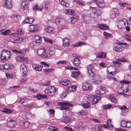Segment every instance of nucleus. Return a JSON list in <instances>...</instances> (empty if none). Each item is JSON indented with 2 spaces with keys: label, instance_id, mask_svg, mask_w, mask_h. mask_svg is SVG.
Instances as JSON below:
<instances>
[{
  "label": "nucleus",
  "instance_id": "864d4df0",
  "mask_svg": "<svg viewBox=\"0 0 131 131\" xmlns=\"http://www.w3.org/2000/svg\"><path fill=\"white\" fill-rule=\"evenodd\" d=\"M70 81H62L60 82V84L66 86L70 84Z\"/></svg>",
  "mask_w": 131,
  "mask_h": 131
},
{
  "label": "nucleus",
  "instance_id": "b1692460",
  "mask_svg": "<svg viewBox=\"0 0 131 131\" xmlns=\"http://www.w3.org/2000/svg\"><path fill=\"white\" fill-rule=\"evenodd\" d=\"M125 23L122 20H119L117 24L118 27L119 29L123 28L125 27Z\"/></svg>",
  "mask_w": 131,
  "mask_h": 131
},
{
  "label": "nucleus",
  "instance_id": "f03ea898",
  "mask_svg": "<svg viewBox=\"0 0 131 131\" xmlns=\"http://www.w3.org/2000/svg\"><path fill=\"white\" fill-rule=\"evenodd\" d=\"M11 56V54L9 51L6 50H3L1 56V61L5 62Z\"/></svg>",
  "mask_w": 131,
  "mask_h": 131
},
{
  "label": "nucleus",
  "instance_id": "9d476101",
  "mask_svg": "<svg viewBox=\"0 0 131 131\" xmlns=\"http://www.w3.org/2000/svg\"><path fill=\"white\" fill-rule=\"evenodd\" d=\"M45 50L44 49H40L38 50L37 53L38 55L40 56L42 58H48L49 56L48 55L43 54L45 52Z\"/></svg>",
  "mask_w": 131,
  "mask_h": 131
},
{
  "label": "nucleus",
  "instance_id": "c03bdc74",
  "mask_svg": "<svg viewBox=\"0 0 131 131\" xmlns=\"http://www.w3.org/2000/svg\"><path fill=\"white\" fill-rule=\"evenodd\" d=\"M109 98L110 101L114 103H116L117 101V99L115 98L112 95H110L109 96Z\"/></svg>",
  "mask_w": 131,
  "mask_h": 131
},
{
  "label": "nucleus",
  "instance_id": "f704fd0d",
  "mask_svg": "<svg viewBox=\"0 0 131 131\" xmlns=\"http://www.w3.org/2000/svg\"><path fill=\"white\" fill-rule=\"evenodd\" d=\"M34 38L36 40L35 42L38 44V45H39V43H41V37L38 36H35Z\"/></svg>",
  "mask_w": 131,
  "mask_h": 131
},
{
  "label": "nucleus",
  "instance_id": "6ab92c4d",
  "mask_svg": "<svg viewBox=\"0 0 131 131\" xmlns=\"http://www.w3.org/2000/svg\"><path fill=\"white\" fill-rule=\"evenodd\" d=\"M49 89L50 90V92L51 93V96L54 95L56 93L57 88H56L54 86H49L48 87Z\"/></svg>",
  "mask_w": 131,
  "mask_h": 131
},
{
  "label": "nucleus",
  "instance_id": "052dcab7",
  "mask_svg": "<svg viewBox=\"0 0 131 131\" xmlns=\"http://www.w3.org/2000/svg\"><path fill=\"white\" fill-rule=\"evenodd\" d=\"M116 60H117L118 61H119L120 62H127V60L124 57L121 59H117Z\"/></svg>",
  "mask_w": 131,
  "mask_h": 131
},
{
  "label": "nucleus",
  "instance_id": "2eb2a0df",
  "mask_svg": "<svg viewBox=\"0 0 131 131\" xmlns=\"http://www.w3.org/2000/svg\"><path fill=\"white\" fill-rule=\"evenodd\" d=\"M92 86L90 83H83L82 84V89L85 90H89L92 88Z\"/></svg>",
  "mask_w": 131,
  "mask_h": 131
},
{
  "label": "nucleus",
  "instance_id": "423d86ee",
  "mask_svg": "<svg viewBox=\"0 0 131 131\" xmlns=\"http://www.w3.org/2000/svg\"><path fill=\"white\" fill-rule=\"evenodd\" d=\"M91 3L93 5H97L100 8L103 7L104 5L103 0H93L91 1Z\"/></svg>",
  "mask_w": 131,
  "mask_h": 131
},
{
  "label": "nucleus",
  "instance_id": "0eeeda50",
  "mask_svg": "<svg viewBox=\"0 0 131 131\" xmlns=\"http://www.w3.org/2000/svg\"><path fill=\"white\" fill-rule=\"evenodd\" d=\"M113 68L111 67H109L108 68V72L107 73V75L106 76L107 78L108 79V80H115V77H112L113 75L114 74V72L112 71H110V70L112 69Z\"/></svg>",
  "mask_w": 131,
  "mask_h": 131
},
{
  "label": "nucleus",
  "instance_id": "4be33fe9",
  "mask_svg": "<svg viewBox=\"0 0 131 131\" xmlns=\"http://www.w3.org/2000/svg\"><path fill=\"white\" fill-rule=\"evenodd\" d=\"M11 17L13 19L14 21L16 22H18L21 19V17L18 15H11Z\"/></svg>",
  "mask_w": 131,
  "mask_h": 131
},
{
  "label": "nucleus",
  "instance_id": "9b49d317",
  "mask_svg": "<svg viewBox=\"0 0 131 131\" xmlns=\"http://www.w3.org/2000/svg\"><path fill=\"white\" fill-rule=\"evenodd\" d=\"M20 71L22 73L23 76H26L28 72L26 66L24 64H21L20 67Z\"/></svg>",
  "mask_w": 131,
  "mask_h": 131
},
{
  "label": "nucleus",
  "instance_id": "603ef678",
  "mask_svg": "<svg viewBox=\"0 0 131 131\" xmlns=\"http://www.w3.org/2000/svg\"><path fill=\"white\" fill-rule=\"evenodd\" d=\"M48 129L51 131H57L58 130V128L55 127L51 126H49Z\"/></svg>",
  "mask_w": 131,
  "mask_h": 131
},
{
  "label": "nucleus",
  "instance_id": "37998d69",
  "mask_svg": "<svg viewBox=\"0 0 131 131\" xmlns=\"http://www.w3.org/2000/svg\"><path fill=\"white\" fill-rule=\"evenodd\" d=\"M86 43L85 42L81 41L77 43L76 44L74 45L73 46L74 47L80 46L83 45H86Z\"/></svg>",
  "mask_w": 131,
  "mask_h": 131
},
{
  "label": "nucleus",
  "instance_id": "dca6fc26",
  "mask_svg": "<svg viewBox=\"0 0 131 131\" xmlns=\"http://www.w3.org/2000/svg\"><path fill=\"white\" fill-rule=\"evenodd\" d=\"M5 6L8 9L12 7V3L11 0H5Z\"/></svg>",
  "mask_w": 131,
  "mask_h": 131
},
{
  "label": "nucleus",
  "instance_id": "680f3d73",
  "mask_svg": "<svg viewBox=\"0 0 131 131\" xmlns=\"http://www.w3.org/2000/svg\"><path fill=\"white\" fill-rule=\"evenodd\" d=\"M124 36L125 38L131 41V36L129 35L125 34Z\"/></svg>",
  "mask_w": 131,
  "mask_h": 131
},
{
  "label": "nucleus",
  "instance_id": "7ed1b4c3",
  "mask_svg": "<svg viewBox=\"0 0 131 131\" xmlns=\"http://www.w3.org/2000/svg\"><path fill=\"white\" fill-rule=\"evenodd\" d=\"M23 32L24 31L21 29H18L16 32L13 34L14 36L10 37V41L12 42L16 43V37L15 36L22 35Z\"/></svg>",
  "mask_w": 131,
  "mask_h": 131
},
{
  "label": "nucleus",
  "instance_id": "4c0bfd02",
  "mask_svg": "<svg viewBox=\"0 0 131 131\" xmlns=\"http://www.w3.org/2000/svg\"><path fill=\"white\" fill-rule=\"evenodd\" d=\"M127 77V80H123L121 82V83H123L125 84H129L131 83V76L128 75Z\"/></svg>",
  "mask_w": 131,
  "mask_h": 131
},
{
  "label": "nucleus",
  "instance_id": "de8ad7c7",
  "mask_svg": "<svg viewBox=\"0 0 131 131\" xmlns=\"http://www.w3.org/2000/svg\"><path fill=\"white\" fill-rule=\"evenodd\" d=\"M42 8L43 9V7L41 5L38 7L37 4L35 5L34 7V10H39L41 11H42Z\"/></svg>",
  "mask_w": 131,
  "mask_h": 131
},
{
  "label": "nucleus",
  "instance_id": "cd10ccee",
  "mask_svg": "<svg viewBox=\"0 0 131 131\" xmlns=\"http://www.w3.org/2000/svg\"><path fill=\"white\" fill-rule=\"evenodd\" d=\"M26 39L28 40L27 39L24 38L22 37H16V43H20L22 42H24Z\"/></svg>",
  "mask_w": 131,
  "mask_h": 131
},
{
  "label": "nucleus",
  "instance_id": "ddd939ff",
  "mask_svg": "<svg viewBox=\"0 0 131 131\" xmlns=\"http://www.w3.org/2000/svg\"><path fill=\"white\" fill-rule=\"evenodd\" d=\"M102 81V79L98 75L96 76L95 78L92 80V82L91 83L97 84L101 82Z\"/></svg>",
  "mask_w": 131,
  "mask_h": 131
},
{
  "label": "nucleus",
  "instance_id": "1a4fd4ad",
  "mask_svg": "<svg viewBox=\"0 0 131 131\" xmlns=\"http://www.w3.org/2000/svg\"><path fill=\"white\" fill-rule=\"evenodd\" d=\"M112 13L110 15L111 18L113 19L118 15L119 12L118 10L115 8H113L112 10Z\"/></svg>",
  "mask_w": 131,
  "mask_h": 131
},
{
  "label": "nucleus",
  "instance_id": "aec40b11",
  "mask_svg": "<svg viewBox=\"0 0 131 131\" xmlns=\"http://www.w3.org/2000/svg\"><path fill=\"white\" fill-rule=\"evenodd\" d=\"M106 53L104 52H102L96 54V57L99 58H104L106 57Z\"/></svg>",
  "mask_w": 131,
  "mask_h": 131
},
{
  "label": "nucleus",
  "instance_id": "412c9836",
  "mask_svg": "<svg viewBox=\"0 0 131 131\" xmlns=\"http://www.w3.org/2000/svg\"><path fill=\"white\" fill-rule=\"evenodd\" d=\"M21 8L23 9H26L28 8V3L26 1H23L21 4Z\"/></svg>",
  "mask_w": 131,
  "mask_h": 131
},
{
  "label": "nucleus",
  "instance_id": "a211bd4d",
  "mask_svg": "<svg viewBox=\"0 0 131 131\" xmlns=\"http://www.w3.org/2000/svg\"><path fill=\"white\" fill-rule=\"evenodd\" d=\"M16 122L12 120H11L7 123V126L10 128H12L16 125Z\"/></svg>",
  "mask_w": 131,
  "mask_h": 131
},
{
  "label": "nucleus",
  "instance_id": "5fc2aeb1",
  "mask_svg": "<svg viewBox=\"0 0 131 131\" xmlns=\"http://www.w3.org/2000/svg\"><path fill=\"white\" fill-rule=\"evenodd\" d=\"M54 70L52 69H43V71L45 73L48 74L50 72L53 71Z\"/></svg>",
  "mask_w": 131,
  "mask_h": 131
},
{
  "label": "nucleus",
  "instance_id": "39448f33",
  "mask_svg": "<svg viewBox=\"0 0 131 131\" xmlns=\"http://www.w3.org/2000/svg\"><path fill=\"white\" fill-rule=\"evenodd\" d=\"M117 45L116 47H114L113 49L114 50L117 52H121L124 50V48L121 45H127V44L126 43H123L122 42L117 43Z\"/></svg>",
  "mask_w": 131,
  "mask_h": 131
},
{
  "label": "nucleus",
  "instance_id": "4468645a",
  "mask_svg": "<svg viewBox=\"0 0 131 131\" xmlns=\"http://www.w3.org/2000/svg\"><path fill=\"white\" fill-rule=\"evenodd\" d=\"M121 125L123 127L128 128L131 126V123L124 120H122L121 123Z\"/></svg>",
  "mask_w": 131,
  "mask_h": 131
},
{
  "label": "nucleus",
  "instance_id": "49530a36",
  "mask_svg": "<svg viewBox=\"0 0 131 131\" xmlns=\"http://www.w3.org/2000/svg\"><path fill=\"white\" fill-rule=\"evenodd\" d=\"M2 111L4 113L9 114L11 113L12 112V110L9 109H7L6 108H4L2 110Z\"/></svg>",
  "mask_w": 131,
  "mask_h": 131
},
{
  "label": "nucleus",
  "instance_id": "c85d7f7f",
  "mask_svg": "<svg viewBox=\"0 0 131 131\" xmlns=\"http://www.w3.org/2000/svg\"><path fill=\"white\" fill-rule=\"evenodd\" d=\"M58 105L59 106H72V104L69 103L64 102H58Z\"/></svg>",
  "mask_w": 131,
  "mask_h": 131
},
{
  "label": "nucleus",
  "instance_id": "8fccbe9b",
  "mask_svg": "<svg viewBox=\"0 0 131 131\" xmlns=\"http://www.w3.org/2000/svg\"><path fill=\"white\" fill-rule=\"evenodd\" d=\"M112 107V105L110 104H107L103 106L104 109L107 110V109H109Z\"/></svg>",
  "mask_w": 131,
  "mask_h": 131
},
{
  "label": "nucleus",
  "instance_id": "5701e85b",
  "mask_svg": "<svg viewBox=\"0 0 131 131\" xmlns=\"http://www.w3.org/2000/svg\"><path fill=\"white\" fill-rule=\"evenodd\" d=\"M33 68L35 69L36 71H41L43 67L41 65L34 64L32 65Z\"/></svg>",
  "mask_w": 131,
  "mask_h": 131
},
{
  "label": "nucleus",
  "instance_id": "4d7b16f0",
  "mask_svg": "<svg viewBox=\"0 0 131 131\" xmlns=\"http://www.w3.org/2000/svg\"><path fill=\"white\" fill-rule=\"evenodd\" d=\"M43 38L44 39L45 41L47 42H48L50 44L52 43L53 42V40H51V39H49L48 38L43 37Z\"/></svg>",
  "mask_w": 131,
  "mask_h": 131
},
{
  "label": "nucleus",
  "instance_id": "bf43d9fd",
  "mask_svg": "<svg viewBox=\"0 0 131 131\" xmlns=\"http://www.w3.org/2000/svg\"><path fill=\"white\" fill-rule=\"evenodd\" d=\"M74 2L82 6H84L85 4V3L83 2H81L78 0H74Z\"/></svg>",
  "mask_w": 131,
  "mask_h": 131
},
{
  "label": "nucleus",
  "instance_id": "3c124183",
  "mask_svg": "<svg viewBox=\"0 0 131 131\" xmlns=\"http://www.w3.org/2000/svg\"><path fill=\"white\" fill-rule=\"evenodd\" d=\"M113 63L116 65L118 67H122V64L120 62L118 61H114L113 62Z\"/></svg>",
  "mask_w": 131,
  "mask_h": 131
},
{
  "label": "nucleus",
  "instance_id": "0e129e2a",
  "mask_svg": "<svg viewBox=\"0 0 131 131\" xmlns=\"http://www.w3.org/2000/svg\"><path fill=\"white\" fill-rule=\"evenodd\" d=\"M107 124L110 127H113V126L111 123V119H108L107 122Z\"/></svg>",
  "mask_w": 131,
  "mask_h": 131
},
{
  "label": "nucleus",
  "instance_id": "c756f323",
  "mask_svg": "<svg viewBox=\"0 0 131 131\" xmlns=\"http://www.w3.org/2000/svg\"><path fill=\"white\" fill-rule=\"evenodd\" d=\"M49 3L47 1H45L42 4L43 9L46 10H48L49 6Z\"/></svg>",
  "mask_w": 131,
  "mask_h": 131
},
{
  "label": "nucleus",
  "instance_id": "ea45409f",
  "mask_svg": "<svg viewBox=\"0 0 131 131\" xmlns=\"http://www.w3.org/2000/svg\"><path fill=\"white\" fill-rule=\"evenodd\" d=\"M86 114V113L83 110H82L79 111L78 112H76L75 114L77 116H83L85 115Z\"/></svg>",
  "mask_w": 131,
  "mask_h": 131
},
{
  "label": "nucleus",
  "instance_id": "f257e3e1",
  "mask_svg": "<svg viewBox=\"0 0 131 131\" xmlns=\"http://www.w3.org/2000/svg\"><path fill=\"white\" fill-rule=\"evenodd\" d=\"M55 22L56 24L61 29H66L67 28V21L64 19L59 17L56 18L55 20Z\"/></svg>",
  "mask_w": 131,
  "mask_h": 131
},
{
  "label": "nucleus",
  "instance_id": "a878e982",
  "mask_svg": "<svg viewBox=\"0 0 131 131\" xmlns=\"http://www.w3.org/2000/svg\"><path fill=\"white\" fill-rule=\"evenodd\" d=\"M37 29V27L35 25H31L29 26V30L30 32H35Z\"/></svg>",
  "mask_w": 131,
  "mask_h": 131
},
{
  "label": "nucleus",
  "instance_id": "393cba45",
  "mask_svg": "<svg viewBox=\"0 0 131 131\" xmlns=\"http://www.w3.org/2000/svg\"><path fill=\"white\" fill-rule=\"evenodd\" d=\"M80 60L77 58H74L73 60L72 61L73 64L75 66H78L80 64Z\"/></svg>",
  "mask_w": 131,
  "mask_h": 131
},
{
  "label": "nucleus",
  "instance_id": "69168bd1",
  "mask_svg": "<svg viewBox=\"0 0 131 131\" xmlns=\"http://www.w3.org/2000/svg\"><path fill=\"white\" fill-rule=\"evenodd\" d=\"M66 106H62L60 107L59 109L62 110H67L68 109V108Z\"/></svg>",
  "mask_w": 131,
  "mask_h": 131
},
{
  "label": "nucleus",
  "instance_id": "bb28decb",
  "mask_svg": "<svg viewBox=\"0 0 131 131\" xmlns=\"http://www.w3.org/2000/svg\"><path fill=\"white\" fill-rule=\"evenodd\" d=\"M4 68L6 70L13 69L14 68L13 66L11 64L6 63L4 65Z\"/></svg>",
  "mask_w": 131,
  "mask_h": 131
},
{
  "label": "nucleus",
  "instance_id": "2f4dec72",
  "mask_svg": "<svg viewBox=\"0 0 131 131\" xmlns=\"http://www.w3.org/2000/svg\"><path fill=\"white\" fill-rule=\"evenodd\" d=\"M82 19L85 23H87V22L89 21V18L87 15L83 14L82 15Z\"/></svg>",
  "mask_w": 131,
  "mask_h": 131
},
{
  "label": "nucleus",
  "instance_id": "f8f14e48",
  "mask_svg": "<svg viewBox=\"0 0 131 131\" xmlns=\"http://www.w3.org/2000/svg\"><path fill=\"white\" fill-rule=\"evenodd\" d=\"M95 92L97 94H103L105 92V88L102 86H100L96 90Z\"/></svg>",
  "mask_w": 131,
  "mask_h": 131
},
{
  "label": "nucleus",
  "instance_id": "13d9d810",
  "mask_svg": "<svg viewBox=\"0 0 131 131\" xmlns=\"http://www.w3.org/2000/svg\"><path fill=\"white\" fill-rule=\"evenodd\" d=\"M45 92L46 94L48 95H51V93L50 92V89H49L48 87L45 90Z\"/></svg>",
  "mask_w": 131,
  "mask_h": 131
},
{
  "label": "nucleus",
  "instance_id": "7c9ffc66",
  "mask_svg": "<svg viewBox=\"0 0 131 131\" xmlns=\"http://www.w3.org/2000/svg\"><path fill=\"white\" fill-rule=\"evenodd\" d=\"M63 45V46L67 47L69 45V39L67 38H64L62 40Z\"/></svg>",
  "mask_w": 131,
  "mask_h": 131
},
{
  "label": "nucleus",
  "instance_id": "c9c22d12",
  "mask_svg": "<svg viewBox=\"0 0 131 131\" xmlns=\"http://www.w3.org/2000/svg\"><path fill=\"white\" fill-rule=\"evenodd\" d=\"M80 72L78 71H73L72 72L71 76L73 78H77L80 75Z\"/></svg>",
  "mask_w": 131,
  "mask_h": 131
},
{
  "label": "nucleus",
  "instance_id": "e2e57ef3",
  "mask_svg": "<svg viewBox=\"0 0 131 131\" xmlns=\"http://www.w3.org/2000/svg\"><path fill=\"white\" fill-rule=\"evenodd\" d=\"M103 34L104 36H106V37H104V38L105 39L107 38V37H110L111 35V34H110L107 33L106 32H103Z\"/></svg>",
  "mask_w": 131,
  "mask_h": 131
},
{
  "label": "nucleus",
  "instance_id": "338daca9",
  "mask_svg": "<svg viewBox=\"0 0 131 131\" xmlns=\"http://www.w3.org/2000/svg\"><path fill=\"white\" fill-rule=\"evenodd\" d=\"M118 108L122 110H125L127 109V107L124 105L120 106L118 107Z\"/></svg>",
  "mask_w": 131,
  "mask_h": 131
},
{
  "label": "nucleus",
  "instance_id": "473e14b6",
  "mask_svg": "<svg viewBox=\"0 0 131 131\" xmlns=\"http://www.w3.org/2000/svg\"><path fill=\"white\" fill-rule=\"evenodd\" d=\"M66 13L67 15H73L75 14V12L74 10L71 9H67L65 10Z\"/></svg>",
  "mask_w": 131,
  "mask_h": 131
},
{
  "label": "nucleus",
  "instance_id": "20e7f679",
  "mask_svg": "<svg viewBox=\"0 0 131 131\" xmlns=\"http://www.w3.org/2000/svg\"><path fill=\"white\" fill-rule=\"evenodd\" d=\"M87 70L88 73L90 77H93L95 75L94 72L96 69L92 64H90L87 66Z\"/></svg>",
  "mask_w": 131,
  "mask_h": 131
},
{
  "label": "nucleus",
  "instance_id": "e433bc0d",
  "mask_svg": "<svg viewBox=\"0 0 131 131\" xmlns=\"http://www.w3.org/2000/svg\"><path fill=\"white\" fill-rule=\"evenodd\" d=\"M98 27L103 30H105L109 29L108 26L102 24H99V26Z\"/></svg>",
  "mask_w": 131,
  "mask_h": 131
},
{
  "label": "nucleus",
  "instance_id": "72a5a7b5",
  "mask_svg": "<svg viewBox=\"0 0 131 131\" xmlns=\"http://www.w3.org/2000/svg\"><path fill=\"white\" fill-rule=\"evenodd\" d=\"M54 53V48H50L48 52V55L49 57L53 55Z\"/></svg>",
  "mask_w": 131,
  "mask_h": 131
},
{
  "label": "nucleus",
  "instance_id": "6e6552de",
  "mask_svg": "<svg viewBox=\"0 0 131 131\" xmlns=\"http://www.w3.org/2000/svg\"><path fill=\"white\" fill-rule=\"evenodd\" d=\"M83 103L82 106L86 108H88L90 107V101L89 98L87 97H84L83 100Z\"/></svg>",
  "mask_w": 131,
  "mask_h": 131
},
{
  "label": "nucleus",
  "instance_id": "f3484780",
  "mask_svg": "<svg viewBox=\"0 0 131 131\" xmlns=\"http://www.w3.org/2000/svg\"><path fill=\"white\" fill-rule=\"evenodd\" d=\"M77 88L75 85H70L67 89L66 90L68 92H73L75 91Z\"/></svg>",
  "mask_w": 131,
  "mask_h": 131
},
{
  "label": "nucleus",
  "instance_id": "79ce46f5",
  "mask_svg": "<svg viewBox=\"0 0 131 131\" xmlns=\"http://www.w3.org/2000/svg\"><path fill=\"white\" fill-rule=\"evenodd\" d=\"M36 96L37 99L40 100L42 99H46L47 97V96L45 95H42L40 94H38L36 95Z\"/></svg>",
  "mask_w": 131,
  "mask_h": 131
},
{
  "label": "nucleus",
  "instance_id": "a18cd8bd",
  "mask_svg": "<svg viewBox=\"0 0 131 131\" xmlns=\"http://www.w3.org/2000/svg\"><path fill=\"white\" fill-rule=\"evenodd\" d=\"M100 99V97L99 96L94 99L92 101L91 104H93L96 103Z\"/></svg>",
  "mask_w": 131,
  "mask_h": 131
},
{
  "label": "nucleus",
  "instance_id": "a19ab883",
  "mask_svg": "<svg viewBox=\"0 0 131 131\" xmlns=\"http://www.w3.org/2000/svg\"><path fill=\"white\" fill-rule=\"evenodd\" d=\"M53 28L51 27H47L44 29L48 33H51L52 32Z\"/></svg>",
  "mask_w": 131,
  "mask_h": 131
},
{
  "label": "nucleus",
  "instance_id": "58836bf2",
  "mask_svg": "<svg viewBox=\"0 0 131 131\" xmlns=\"http://www.w3.org/2000/svg\"><path fill=\"white\" fill-rule=\"evenodd\" d=\"M25 21L27 23L31 24L34 21V19L32 17H27L25 19Z\"/></svg>",
  "mask_w": 131,
  "mask_h": 131
},
{
  "label": "nucleus",
  "instance_id": "774afa93",
  "mask_svg": "<svg viewBox=\"0 0 131 131\" xmlns=\"http://www.w3.org/2000/svg\"><path fill=\"white\" fill-rule=\"evenodd\" d=\"M50 84V81H47L46 83H42V85L44 86H46L49 85Z\"/></svg>",
  "mask_w": 131,
  "mask_h": 131
},
{
  "label": "nucleus",
  "instance_id": "6e6d98bb",
  "mask_svg": "<svg viewBox=\"0 0 131 131\" xmlns=\"http://www.w3.org/2000/svg\"><path fill=\"white\" fill-rule=\"evenodd\" d=\"M10 31L9 30H6L5 31L1 33V34L4 35H6L10 34Z\"/></svg>",
  "mask_w": 131,
  "mask_h": 131
},
{
  "label": "nucleus",
  "instance_id": "09e8293b",
  "mask_svg": "<svg viewBox=\"0 0 131 131\" xmlns=\"http://www.w3.org/2000/svg\"><path fill=\"white\" fill-rule=\"evenodd\" d=\"M76 17L73 16L70 18L69 20L70 22L72 23H74L77 21Z\"/></svg>",
  "mask_w": 131,
  "mask_h": 131
}]
</instances>
